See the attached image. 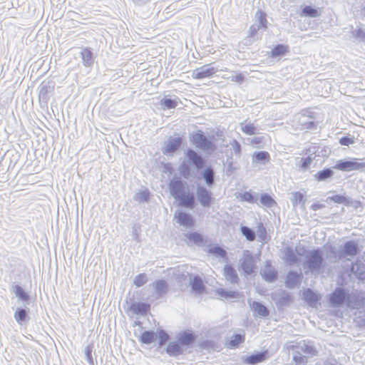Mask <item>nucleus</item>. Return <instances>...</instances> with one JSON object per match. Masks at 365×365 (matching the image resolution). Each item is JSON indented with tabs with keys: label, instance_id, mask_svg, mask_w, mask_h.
<instances>
[{
	"label": "nucleus",
	"instance_id": "nucleus-1",
	"mask_svg": "<svg viewBox=\"0 0 365 365\" xmlns=\"http://www.w3.org/2000/svg\"><path fill=\"white\" fill-rule=\"evenodd\" d=\"M324 258L319 249L311 250L306 256L305 263L312 272H319L323 267Z\"/></svg>",
	"mask_w": 365,
	"mask_h": 365
},
{
	"label": "nucleus",
	"instance_id": "nucleus-2",
	"mask_svg": "<svg viewBox=\"0 0 365 365\" xmlns=\"http://www.w3.org/2000/svg\"><path fill=\"white\" fill-rule=\"evenodd\" d=\"M38 100L41 106H47L50 97L54 92L55 83L51 81H43L38 87Z\"/></svg>",
	"mask_w": 365,
	"mask_h": 365
},
{
	"label": "nucleus",
	"instance_id": "nucleus-3",
	"mask_svg": "<svg viewBox=\"0 0 365 365\" xmlns=\"http://www.w3.org/2000/svg\"><path fill=\"white\" fill-rule=\"evenodd\" d=\"M335 168L342 171L364 170L365 169V162L358 158H354L351 160H339L337 162Z\"/></svg>",
	"mask_w": 365,
	"mask_h": 365
},
{
	"label": "nucleus",
	"instance_id": "nucleus-4",
	"mask_svg": "<svg viewBox=\"0 0 365 365\" xmlns=\"http://www.w3.org/2000/svg\"><path fill=\"white\" fill-rule=\"evenodd\" d=\"M299 349L300 351L297 350L296 351L297 354L294 356L295 365H305L307 361V359L312 357L317 354V351L308 345H305Z\"/></svg>",
	"mask_w": 365,
	"mask_h": 365
},
{
	"label": "nucleus",
	"instance_id": "nucleus-5",
	"mask_svg": "<svg viewBox=\"0 0 365 365\" xmlns=\"http://www.w3.org/2000/svg\"><path fill=\"white\" fill-rule=\"evenodd\" d=\"M196 195L198 202L203 207H210L214 198L211 191L204 186H197Z\"/></svg>",
	"mask_w": 365,
	"mask_h": 365
},
{
	"label": "nucleus",
	"instance_id": "nucleus-6",
	"mask_svg": "<svg viewBox=\"0 0 365 365\" xmlns=\"http://www.w3.org/2000/svg\"><path fill=\"white\" fill-rule=\"evenodd\" d=\"M190 141L197 148L208 150L212 146V143L209 140L201 130L194 133L190 137Z\"/></svg>",
	"mask_w": 365,
	"mask_h": 365
},
{
	"label": "nucleus",
	"instance_id": "nucleus-7",
	"mask_svg": "<svg viewBox=\"0 0 365 365\" xmlns=\"http://www.w3.org/2000/svg\"><path fill=\"white\" fill-rule=\"evenodd\" d=\"M350 294L343 288L336 287L331 294L329 302L334 306L341 305L344 302H349Z\"/></svg>",
	"mask_w": 365,
	"mask_h": 365
},
{
	"label": "nucleus",
	"instance_id": "nucleus-8",
	"mask_svg": "<svg viewBox=\"0 0 365 365\" xmlns=\"http://www.w3.org/2000/svg\"><path fill=\"white\" fill-rule=\"evenodd\" d=\"M359 252L358 245L352 240L346 242L344 244L343 250L338 254V260L343 259L346 256L354 257Z\"/></svg>",
	"mask_w": 365,
	"mask_h": 365
},
{
	"label": "nucleus",
	"instance_id": "nucleus-9",
	"mask_svg": "<svg viewBox=\"0 0 365 365\" xmlns=\"http://www.w3.org/2000/svg\"><path fill=\"white\" fill-rule=\"evenodd\" d=\"M186 183L182 182L180 179L170 180L168 187L170 192L175 199H178L181 195L185 192Z\"/></svg>",
	"mask_w": 365,
	"mask_h": 365
},
{
	"label": "nucleus",
	"instance_id": "nucleus-10",
	"mask_svg": "<svg viewBox=\"0 0 365 365\" xmlns=\"http://www.w3.org/2000/svg\"><path fill=\"white\" fill-rule=\"evenodd\" d=\"M182 142V139L180 136L176 138L170 137L162 148L163 153L167 155L174 153L180 147Z\"/></svg>",
	"mask_w": 365,
	"mask_h": 365
},
{
	"label": "nucleus",
	"instance_id": "nucleus-11",
	"mask_svg": "<svg viewBox=\"0 0 365 365\" xmlns=\"http://www.w3.org/2000/svg\"><path fill=\"white\" fill-rule=\"evenodd\" d=\"M216 70L209 64L204 65L195 69L192 72V77L195 79H202L212 76Z\"/></svg>",
	"mask_w": 365,
	"mask_h": 365
},
{
	"label": "nucleus",
	"instance_id": "nucleus-12",
	"mask_svg": "<svg viewBox=\"0 0 365 365\" xmlns=\"http://www.w3.org/2000/svg\"><path fill=\"white\" fill-rule=\"evenodd\" d=\"M175 218L176 221L180 225L186 226L187 227H192L194 226V220L191 215L183 212H178L175 214Z\"/></svg>",
	"mask_w": 365,
	"mask_h": 365
},
{
	"label": "nucleus",
	"instance_id": "nucleus-13",
	"mask_svg": "<svg viewBox=\"0 0 365 365\" xmlns=\"http://www.w3.org/2000/svg\"><path fill=\"white\" fill-rule=\"evenodd\" d=\"M302 274L294 271H290L288 272L285 284L286 287L289 289H293L299 285L301 282Z\"/></svg>",
	"mask_w": 365,
	"mask_h": 365
},
{
	"label": "nucleus",
	"instance_id": "nucleus-14",
	"mask_svg": "<svg viewBox=\"0 0 365 365\" xmlns=\"http://www.w3.org/2000/svg\"><path fill=\"white\" fill-rule=\"evenodd\" d=\"M186 155L190 163H192L197 169L202 168L205 165L204 159L192 149H188Z\"/></svg>",
	"mask_w": 365,
	"mask_h": 365
},
{
	"label": "nucleus",
	"instance_id": "nucleus-15",
	"mask_svg": "<svg viewBox=\"0 0 365 365\" xmlns=\"http://www.w3.org/2000/svg\"><path fill=\"white\" fill-rule=\"evenodd\" d=\"M150 309V305L144 302H133L130 306V310L135 314L145 315Z\"/></svg>",
	"mask_w": 365,
	"mask_h": 365
},
{
	"label": "nucleus",
	"instance_id": "nucleus-16",
	"mask_svg": "<svg viewBox=\"0 0 365 365\" xmlns=\"http://www.w3.org/2000/svg\"><path fill=\"white\" fill-rule=\"evenodd\" d=\"M242 267L244 272L247 274H250L254 272L255 263L254 257L251 254L245 255L242 262Z\"/></svg>",
	"mask_w": 365,
	"mask_h": 365
},
{
	"label": "nucleus",
	"instance_id": "nucleus-17",
	"mask_svg": "<svg viewBox=\"0 0 365 365\" xmlns=\"http://www.w3.org/2000/svg\"><path fill=\"white\" fill-rule=\"evenodd\" d=\"M284 260L289 265H293L299 261L298 255L290 247H287L284 250Z\"/></svg>",
	"mask_w": 365,
	"mask_h": 365
},
{
	"label": "nucleus",
	"instance_id": "nucleus-18",
	"mask_svg": "<svg viewBox=\"0 0 365 365\" xmlns=\"http://www.w3.org/2000/svg\"><path fill=\"white\" fill-rule=\"evenodd\" d=\"M351 270L357 279L365 280V264L364 262L357 260L352 264Z\"/></svg>",
	"mask_w": 365,
	"mask_h": 365
},
{
	"label": "nucleus",
	"instance_id": "nucleus-19",
	"mask_svg": "<svg viewBox=\"0 0 365 365\" xmlns=\"http://www.w3.org/2000/svg\"><path fill=\"white\" fill-rule=\"evenodd\" d=\"M178 200H180V205L189 207V208H193L195 205V197L192 192L187 191V192L183 193L181 195Z\"/></svg>",
	"mask_w": 365,
	"mask_h": 365
},
{
	"label": "nucleus",
	"instance_id": "nucleus-20",
	"mask_svg": "<svg viewBox=\"0 0 365 365\" xmlns=\"http://www.w3.org/2000/svg\"><path fill=\"white\" fill-rule=\"evenodd\" d=\"M224 275L226 279L232 284L237 283L239 281L237 272L232 265L227 264L225 266Z\"/></svg>",
	"mask_w": 365,
	"mask_h": 365
},
{
	"label": "nucleus",
	"instance_id": "nucleus-21",
	"mask_svg": "<svg viewBox=\"0 0 365 365\" xmlns=\"http://www.w3.org/2000/svg\"><path fill=\"white\" fill-rule=\"evenodd\" d=\"M268 357L267 351L251 355L245 359V362L248 364H256L265 361Z\"/></svg>",
	"mask_w": 365,
	"mask_h": 365
},
{
	"label": "nucleus",
	"instance_id": "nucleus-22",
	"mask_svg": "<svg viewBox=\"0 0 365 365\" xmlns=\"http://www.w3.org/2000/svg\"><path fill=\"white\" fill-rule=\"evenodd\" d=\"M190 286L192 289L197 294L202 293L205 289L202 279L199 275H195L190 279Z\"/></svg>",
	"mask_w": 365,
	"mask_h": 365
},
{
	"label": "nucleus",
	"instance_id": "nucleus-23",
	"mask_svg": "<svg viewBox=\"0 0 365 365\" xmlns=\"http://www.w3.org/2000/svg\"><path fill=\"white\" fill-rule=\"evenodd\" d=\"M292 302V295L285 291H282L276 300V305L277 307H284L288 306Z\"/></svg>",
	"mask_w": 365,
	"mask_h": 365
},
{
	"label": "nucleus",
	"instance_id": "nucleus-24",
	"mask_svg": "<svg viewBox=\"0 0 365 365\" xmlns=\"http://www.w3.org/2000/svg\"><path fill=\"white\" fill-rule=\"evenodd\" d=\"M153 287L156 293L160 296L166 294L168 290V284L164 279H158L153 282Z\"/></svg>",
	"mask_w": 365,
	"mask_h": 365
},
{
	"label": "nucleus",
	"instance_id": "nucleus-25",
	"mask_svg": "<svg viewBox=\"0 0 365 365\" xmlns=\"http://www.w3.org/2000/svg\"><path fill=\"white\" fill-rule=\"evenodd\" d=\"M195 339V336L192 332L183 331L177 334L175 342H194Z\"/></svg>",
	"mask_w": 365,
	"mask_h": 365
},
{
	"label": "nucleus",
	"instance_id": "nucleus-26",
	"mask_svg": "<svg viewBox=\"0 0 365 365\" xmlns=\"http://www.w3.org/2000/svg\"><path fill=\"white\" fill-rule=\"evenodd\" d=\"M270 160V155L267 151L255 152L252 155L253 163L262 162L265 164Z\"/></svg>",
	"mask_w": 365,
	"mask_h": 365
},
{
	"label": "nucleus",
	"instance_id": "nucleus-27",
	"mask_svg": "<svg viewBox=\"0 0 365 365\" xmlns=\"http://www.w3.org/2000/svg\"><path fill=\"white\" fill-rule=\"evenodd\" d=\"M304 300L309 304L313 305L319 299V297L311 289L308 288L303 292Z\"/></svg>",
	"mask_w": 365,
	"mask_h": 365
},
{
	"label": "nucleus",
	"instance_id": "nucleus-28",
	"mask_svg": "<svg viewBox=\"0 0 365 365\" xmlns=\"http://www.w3.org/2000/svg\"><path fill=\"white\" fill-rule=\"evenodd\" d=\"M81 55L85 66H91L93 64V53L89 48H83Z\"/></svg>",
	"mask_w": 365,
	"mask_h": 365
},
{
	"label": "nucleus",
	"instance_id": "nucleus-29",
	"mask_svg": "<svg viewBox=\"0 0 365 365\" xmlns=\"http://www.w3.org/2000/svg\"><path fill=\"white\" fill-rule=\"evenodd\" d=\"M328 199L334 202L344 204L346 206H350L353 203L351 197H347L341 195H334L328 197Z\"/></svg>",
	"mask_w": 365,
	"mask_h": 365
},
{
	"label": "nucleus",
	"instance_id": "nucleus-30",
	"mask_svg": "<svg viewBox=\"0 0 365 365\" xmlns=\"http://www.w3.org/2000/svg\"><path fill=\"white\" fill-rule=\"evenodd\" d=\"M250 306L252 309L255 312H256L259 316L265 317H267L269 314L267 308L260 302H252V303L250 304Z\"/></svg>",
	"mask_w": 365,
	"mask_h": 365
},
{
	"label": "nucleus",
	"instance_id": "nucleus-31",
	"mask_svg": "<svg viewBox=\"0 0 365 365\" xmlns=\"http://www.w3.org/2000/svg\"><path fill=\"white\" fill-rule=\"evenodd\" d=\"M260 203L268 208L277 206V203L274 198L267 193H263L260 197Z\"/></svg>",
	"mask_w": 365,
	"mask_h": 365
},
{
	"label": "nucleus",
	"instance_id": "nucleus-32",
	"mask_svg": "<svg viewBox=\"0 0 365 365\" xmlns=\"http://www.w3.org/2000/svg\"><path fill=\"white\" fill-rule=\"evenodd\" d=\"M310 120L300 119L299 125L302 130H314L318 125V123L314 120V118H309Z\"/></svg>",
	"mask_w": 365,
	"mask_h": 365
},
{
	"label": "nucleus",
	"instance_id": "nucleus-33",
	"mask_svg": "<svg viewBox=\"0 0 365 365\" xmlns=\"http://www.w3.org/2000/svg\"><path fill=\"white\" fill-rule=\"evenodd\" d=\"M334 175V172L331 168H324L322 170L318 171L315 175L314 178L318 181H324Z\"/></svg>",
	"mask_w": 365,
	"mask_h": 365
},
{
	"label": "nucleus",
	"instance_id": "nucleus-34",
	"mask_svg": "<svg viewBox=\"0 0 365 365\" xmlns=\"http://www.w3.org/2000/svg\"><path fill=\"white\" fill-rule=\"evenodd\" d=\"M216 292L221 297L227 298H238L242 297L243 294L236 291H225V289L220 288L216 290Z\"/></svg>",
	"mask_w": 365,
	"mask_h": 365
},
{
	"label": "nucleus",
	"instance_id": "nucleus-35",
	"mask_svg": "<svg viewBox=\"0 0 365 365\" xmlns=\"http://www.w3.org/2000/svg\"><path fill=\"white\" fill-rule=\"evenodd\" d=\"M263 278L268 282H273L277 278V272L274 268H268L264 271Z\"/></svg>",
	"mask_w": 365,
	"mask_h": 365
},
{
	"label": "nucleus",
	"instance_id": "nucleus-36",
	"mask_svg": "<svg viewBox=\"0 0 365 365\" xmlns=\"http://www.w3.org/2000/svg\"><path fill=\"white\" fill-rule=\"evenodd\" d=\"M257 234L260 241L267 242L269 238L267 237V230L262 222L257 225Z\"/></svg>",
	"mask_w": 365,
	"mask_h": 365
},
{
	"label": "nucleus",
	"instance_id": "nucleus-37",
	"mask_svg": "<svg viewBox=\"0 0 365 365\" xmlns=\"http://www.w3.org/2000/svg\"><path fill=\"white\" fill-rule=\"evenodd\" d=\"M288 51V46L283 44H277L275 46L272 51L271 56L272 57H277L279 56H282L285 54Z\"/></svg>",
	"mask_w": 365,
	"mask_h": 365
},
{
	"label": "nucleus",
	"instance_id": "nucleus-38",
	"mask_svg": "<svg viewBox=\"0 0 365 365\" xmlns=\"http://www.w3.org/2000/svg\"><path fill=\"white\" fill-rule=\"evenodd\" d=\"M203 178L207 185L210 186L214 183L215 173L212 168L209 167L205 170Z\"/></svg>",
	"mask_w": 365,
	"mask_h": 365
},
{
	"label": "nucleus",
	"instance_id": "nucleus-39",
	"mask_svg": "<svg viewBox=\"0 0 365 365\" xmlns=\"http://www.w3.org/2000/svg\"><path fill=\"white\" fill-rule=\"evenodd\" d=\"M267 14L262 10H259L256 13L257 21H258L257 26H260V28L266 29L267 28V21L266 19Z\"/></svg>",
	"mask_w": 365,
	"mask_h": 365
},
{
	"label": "nucleus",
	"instance_id": "nucleus-40",
	"mask_svg": "<svg viewBox=\"0 0 365 365\" xmlns=\"http://www.w3.org/2000/svg\"><path fill=\"white\" fill-rule=\"evenodd\" d=\"M157 338V334L153 331H143L140 336V342H153Z\"/></svg>",
	"mask_w": 365,
	"mask_h": 365
},
{
	"label": "nucleus",
	"instance_id": "nucleus-41",
	"mask_svg": "<svg viewBox=\"0 0 365 365\" xmlns=\"http://www.w3.org/2000/svg\"><path fill=\"white\" fill-rule=\"evenodd\" d=\"M241 232L242 234L245 237V238L252 242L255 240L256 235L254 230H252L251 228L247 226H242L241 228Z\"/></svg>",
	"mask_w": 365,
	"mask_h": 365
},
{
	"label": "nucleus",
	"instance_id": "nucleus-42",
	"mask_svg": "<svg viewBox=\"0 0 365 365\" xmlns=\"http://www.w3.org/2000/svg\"><path fill=\"white\" fill-rule=\"evenodd\" d=\"M150 195L149 190L148 189H145L135 195V200L140 202H148L150 199Z\"/></svg>",
	"mask_w": 365,
	"mask_h": 365
},
{
	"label": "nucleus",
	"instance_id": "nucleus-43",
	"mask_svg": "<svg viewBox=\"0 0 365 365\" xmlns=\"http://www.w3.org/2000/svg\"><path fill=\"white\" fill-rule=\"evenodd\" d=\"M302 14L306 16L315 18L319 16V13L316 9L312 8L310 6H306L302 9Z\"/></svg>",
	"mask_w": 365,
	"mask_h": 365
},
{
	"label": "nucleus",
	"instance_id": "nucleus-44",
	"mask_svg": "<svg viewBox=\"0 0 365 365\" xmlns=\"http://www.w3.org/2000/svg\"><path fill=\"white\" fill-rule=\"evenodd\" d=\"M14 293L16 297L20 298L23 301H28L29 299V295L24 292L23 288L19 285L14 287Z\"/></svg>",
	"mask_w": 365,
	"mask_h": 365
},
{
	"label": "nucleus",
	"instance_id": "nucleus-45",
	"mask_svg": "<svg viewBox=\"0 0 365 365\" xmlns=\"http://www.w3.org/2000/svg\"><path fill=\"white\" fill-rule=\"evenodd\" d=\"M147 281V275L145 273H140L135 276L133 283L136 287H140L144 285Z\"/></svg>",
	"mask_w": 365,
	"mask_h": 365
},
{
	"label": "nucleus",
	"instance_id": "nucleus-46",
	"mask_svg": "<svg viewBox=\"0 0 365 365\" xmlns=\"http://www.w3.org/2000/svg\"><path fill=\"white\" fill-rule=\"evenodd\" d=\"M237 168L235 166L232 157H227L226 159V173L227 175H232Z\"/></svg>",
	"mask_w": 365,
	"mask_h": 365
},
{
	"label": "nucleus",
	"instance_id": "nucleus-47",
	"mask_svg": "<svg viewBox=\"0 0 365 365\" xmlns=\"http://www.w3.org/2000/svg\"><path fill=\"white\" fill-rule=\"evenodd\" d=\"M160 105L167 109L175 108L178 106V102L175 100L170 98H163L160 101Z\"/></svg>",
	"mask_w": 365,
	"mask_h": 365
},
{
	"label": "nucleus",
	"instance_id": "nucleus-48",
	"mask_svg": "<svg viewBox=\"0 0 365 365\" xmlns=\"http://www.w3.org/2000/svg\"><path fill=\"white\" fill-rule=\"evenodd\" d=\"M186 237L196 245H200L203 242L202 235L196 232H190Z\"/></svg>",
	"mask_w": 365,
	"mask_h": 365
},
{
	"label": "nucleus",
	"instance_id": "nucleus-49",
	"mask_svg": "<svg viewBox=\"0 0 365 365\" xmlns=\"http://www.w3.org/2000/svg\"><path fill=\"white\" fill-rule=\"evenodd\" d=\"M240 200L252 204L257 202V198L248 191L245 192L240 195Z\"/></svg>",
	"mask_w": 365,
	"mask_h": 365
},
{
	"label": "nucleus",
	"instance_id": "nucleus-50",
	"mask_svg": "<svg viewBox=\"0 0 365 365\" xmlns=\"http://www.w3.org/2000/svg\"><path fill=\"white\" fill-rule=\"evenodd\" d=\"M167 351L170 355L175 356L181 352L180 344H170L167 347Z\"/></svg>",
	"mask_w": 365,
	"mask_h": 365
},
{
	"label": "nucleus",
	"instance_id": "nucleus-51",
	"mask_svg": "<svg viewBox=\"0 0 365 365\" xmlns=\"http://www.w3.org/2000/svg\"><path fill=\"white\" fill-rule=\"evenodd\" d=\"M27 316L26 311L24 309H19L16 311L14 318L18 323H21L26 319Z\"/></svg>",
	"mask_w": 365,
	"mask_h": 365
},
{
	"label": "nucleus",
	"instance_id": "nucleus-52",
	"mask_svg": "<svg viewBox=\"0 0 365 365\" xmlns=\"http://www.w3.org/2000/svg\"><path fill=\"white\" fill-rule=\"evenodd\" d=\"M292 202L293 206H297L300 203L304 204V195L300 192H294L293 193Z\"/></svg>",
	"mask_w": 365,
	"mask_h": 365
},
{
	"label": "nucleus",
	"instance_id": "nucleus-53",
	"mask_svg": "<svg viewBox=\"0 0 365 365\" xmlns=\"http://www.w3.org/2000/svg\"><path fill=\"white\" fill-rule=\"evenodd\" d=\"M192 279V274L189 273V272H186V273H180V274H176L175 276V279L177 280V282L178 283H185L188 279Z\"/></svg>",
	"mask_w": 365,
	"mask_h": 365
},
{
	"label": "nucleus",
	"instance_id": "nucleus-54",
	"mask_svg": "<svg viewBox=\"0 0 365 365\" xmlns=\"http://www.w3.org/2000/svg\"><path fill=\"white\" fill-rule=\"evenodd\" d=\"M209 252L212 253V254H215L216 255H218L222 258L227 257L226 251L223 248H222L219 246H216V247H214L213 248H210L209 250Z\"/></svg>",
	"mask_w": 365,
	"mask_h": 365
},
{
	"label": "nucleus",
	"instance_id": "nucleus-55",
	"mask_svg": "<svg viewBox=\"0 0 365 365\" xmlns=\"http://www.w3.org/2000/svg\"><path fill=\"white\" fill-rule=\"evenodd\" d=\"M255 130L256 129L253 124L249 123L243 125L242 123V131L244 133L251 135L255 134Z\"/></svg>",
	"mask_w": 365,
	"mask_h": 365
},
{
	"label": "nucleus",
	"instance_id": "nucleus-56",
	"mask_svg": "<svg viewBox=\"0 0 365 365\" xmlns=\"http://www.w3.org/2000/svg\"><path fill=\"white\" fill-rule=\"evenodd\" d=\"M180 173L182 177L188 178L190 174V169L188 165L185 163L182 164L180 167Z\"/></svg>",
	"mask_w": 365,
	"mask_h": 365
},
{
	"label": "nucleus",
	"instance_id": "nucleus-57",
	"mask_svg": "<svg viewBox=\"0 0 365 365\" xmlns=\"http://www.w3.org/2000/svg\"><path fill=\"white\" fill-rule=\"evenodd\" d=\"M230 145L232 147L233 152L237 155H240L241 154V145L240 143L234 139L231 143Z\"/></svg>",
	"mask_w": 365,
	"mask_h": 365
},
{
	"label": "nucleus",
	"instance_id": "nucleus-58",
	"mask_svg": "<svg viewBox=\"0 0 365 365\" xmlns=\"http://www.w3.org/2000/svg\"><path fill=\"white\" fill-rule=\"evenodd\" d=\"M157 337L159 339V342H167L169 339L168 334L163 329H159Z\"/></svg>",
	"mask_w": 365,
	"mask_h": 365
},
{
	"label": "nucleus",
	"instance_id": "nucleus-59",
	"mask_svg": "<svg viewBox=\"0 0 365 365\" xmlns=\"http://www.w3.org/2000/svg\"><path fill=\"white\" fill-rule=\"evenodd\" d=\"M260 26H257V24H252L249 29V37L253 38L259 30Z\"/></svg>",
	"mask_w": 365,
	"mask_h": 365
},
{
	"label": "nucleus",
	"instance_id": "nucleus-60",
	"mask_svg": "<svg viewBox=\"0 0 365 365\" xmlns=\"http://www.w3.org/2000/svg\"><path fill=\"white\" fill-rule=\"evenodd\" d=\"M354 143V140L349 137L344 136L340 138L339 143L342 145H349Z\"/></svg>",
	"mask_w": 365,
	"mask_h": 365
},
{
	"label": "nucleus",
	"instance_id": "nucleus-61",
	"mask_svg": "<svg viewBox=\"0 0 365 365\" xmlns=\"http://www.w3.org/2000/svg\"><path fill=\"white\" fill-rule=\"evenodd\" d=\"M301 115L302 118L308 117L309 118H314V113L309 108L302 110Z\"/></svg>",
	"mask_w": 365,
	"mask_h": 365
},
{
	"label": "nucleus",
	"instance_id": "nucleus-62",
	"mask_svg": "<svg viewBox=\"0 0 365 365\" xmlns=\"http://www.w3.org/2000/svg\"><path fill=\"white\" fill-rule=\"evenodd\" d=\"M328 250H329V253L332 255V257L338 260L337 255H338L339 252H340L341 250H337L336 249V247L333 245H329Z\"/></svg>",
	"mask_w": 365,
	"mask_h": 365
},
{
	"label": "nucleus",
	"instance_id": "nucleus-63",
	"mask_svg": "<svg viewBox=\"0 0 365 365\" xmlns=\"http://www.w3.org/2000/svg\"><path fill=\"white\" fill-rule=\"evenodd\" d=\"M302 168L305 169L307 168L311 163L312 162V158L310 157H306V158H302Z\"/></svg>",
	"mask_w": 365,
	"mask_h": 365
},
{
	"label": "nucleus",
	"instance_id": "nucleus-64",
	"mask_svg": "<svg viewBox=\"0 0 365 365\" xmlns=\"http://www.w3.org/2000/svg\"><path fill=\"white\" fill-rule=\"evenodd\" d=\"M354 36L356 38H361L362 39H365V31L362 30L361 29H358L355 30Z\"/></svg>",
	"mask_w": 365,
	"mask_h": 365
}]
</instances>
